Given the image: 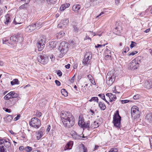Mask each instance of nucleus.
<instances>
[{
  "mask_svg": "<svg viewBox=\"0 0 152 152\" xmlns=\"http://www.w3.org/2000/svg\"><path fill=\"white\" fill-rule=\"evenodd\" d=\"M61 117L65 127L70 128L74 125L75 123V119L70 112H62L61 114Z\"/></svg>",
  "mask_w": 152,
  "mask_h": 152,
  "instance_id": "nucleus-1",
  "label": "nucleus"
},
{
  "mask_svg": "<svg viewBox=\"0 0 152 152\" xmlns=\"http://www.w3.org/2000/svg\"><path fill=\"white\" fill-rule=\"evenodd\" d=\"M142 61V58L140 56H138L135 58L129 64V69L133 70L137 69Z\"/></svg>",
  "mask_w": 152,
  "mask_h": 152,
  "instance_id": "nucleus-2",
  "label": "nucleus"
},
{
  "mask_svg": "<svg viewBox=\"0 0 152 152\" xmlns=\"http://www.w3.org/2000/svg\"><path fill=\"white\" fill-rule=\"evenodd\" d=\"M121 117L119 114V111L117 110L113 115V122L114 126L118 128H120L121 127Z\"/></svg>",
  "mask_w": 152,
  "mask_h": 152,
  "instance_id": "nucleus-3",
  "label": "nucleus"
},
{
  "mask_svg": "<svg viewBox=\"0 0 152 152\" xmlns=\"http://www.w3.org/2000/svg\"><path fill=\"white\" fill-rule=\"evenodd\" d=\"M58 49L60 53V56L61 58L66 53L68 50L67 44L65 42H62L61 43Z\"/></svg>",
  "mask_w": 152,
  "mask_h": 152,
  "instance_id": "nucleus-4",
  "label": "nucleus"
},
{
  "mask_svg": "<svg viewBox=\"0 0 152 152\" xmlns=\"http://www.w3.org/2000/svg\"><path fill=\"white\" fill-rule=\"evenodd\" d=\"M4 144V146L7 148L9 152H12L13 151L12 149L10 140L7 138L4 139L0 137V144Z\"/></svg>",
  "mask_w": 152,
  "mask_h": 152,
  "instance_id": "nucleus-5",
  "label": "nucleus"
},
{
  "mask_svg": "<svg viewBox=\"0 0 152 152\" xmlns=\"http://www.w3.org/2000/svg\"><path fill=\"white\" fill-rule=\"evenodd\" d=\"M106 83L108 86H110L115 80V76L113 73L108 72L106 77Z\"/></svg>",
  "mask_w": 152,
  "mask_h": 152,
  "instance_id": "nucleus-6",
  "label": "nucleus"
},
{
  "mask_svg": "<svg viewBox=\"0 0 152 152\" xmlns=\"http://www.w3.org/2000/svg\"><path fill=\"white\" fill-rule=\"evenodd\" d=\"M37 60L39 63L44 65L48 62V58L45 54L42 53H39L37 56Z\"/></svg>",
  "mask_w": 152,
  "mask_h": 152,
  "instance_id": "nucleus-7",
  "label": "nucleus"
},
{
  "mask_svg": "<svg viewBox=\"0 0 152 152\" xmlns=\"http://www.w3.org/2000/svg\"><path fill=\"white\" fill-rule=\"evenodd\" d=\"M30 126L36 129H38L41 125L40 120L36 117L32 118L29 122Z\"/></svg>",
  "mask_w": 152,
  "mask_h": 152,
  "instance_id": "nucleus-8",
  "label": "nucleus"
},
{
  "mask_svg": "<svg viewBox=\"0 0 152 152\" xmlns=\"http://www.w3.org/2000/svg\"><path fill=\"white\" fill-rule=\"evenodd\" d=\"M23 40V38L21 35H14L10 38L11 45L16 43L18 42H20L22 41Z\"/></svg>",
  "mask_w": 152,
  "mask_h": 152,
  "instance_id": "nucleus-9",
  "label": "nucleus"
},
{
  "mask_svg": "<svg viewBox=\"0 0 152 152\" xmlns=\"http://www.w3.org/2000/svg\"><path fill=\"white\" fill-rule=\"evenodd\" d=\"M131 114L132 117L136 118L139 115V112L138 107L136 106L132 107L131 109Z\"/></svg>",
  "mask_w": 152,
  "mask_h": 152,
  "instance_id": "nucleus-10",
  "label": "nucleus"
},
{
  "mask_svg": "<svg viewBox=\"0 0 152 152\" xmlns=\"http://www.w3.org/2000/svg\"><path fill=\"white\" fill-rule=\"evenodd\" d=\"M144 86L147 89H150L152 88V80L149 79L145 81L144 83Z\"/></svg>",
  "mask_w": 152,
  "mask_h": 152,
  "instance_id": "nucleus-11",
  "label": "nucleus"
},
{
  "mask_svg": "<svg viewBox=\"0 0 152 152\" xmlns=\"http://www.w3.org/2000/svg\"><path fill=\"white\" fill-rule=\"evenodd\" d=\"M72 136L73 139L75 140H79L81 139L82 137H84L83 136L78 134L75 131H73L72 132Z\"/></svg>",
  "mask_w": 152,
  "mask_h": 152,
  "instance_id": "nucleus-12",
  "label": "nucleus"
},
{
  "mask_svg": "<svg viewBox=\"0 0 152 152\" xmlns=\"http://www.w3.org/2000/svg\"><path fill=\"white\" fill-rule=\"evenodd\" d=\"M36 29L35 26L34 24H32L26 28L25 31L28 32H31L35 30Z\"/></svg>",
  "mask_w": 152,
  "mask_h": 152,
  "instance_id": "nucleus-13",
  "label": "nucleus"
},
{
  "mask_svg": "<svg viewBox=\"0 0 152 152\" xmlns=\"http://www.w3.org/2000/svg\"><path fill=\"white\" fill-rule=\"evenodd\" d=\"M44 132V131L42 128L36 132V138L37 140H39L43 136Z\"/></svg>",
  "mask_w": 152,
  "mask_h": 152,
  "instance_id": "nucleus-14",
  "label": "nucleus"
},
{
  "mask_svg": "<svg viewBox=\"0 0 152 152\" xmlns=\"http://www.w3.org/2000/svg\"><path fill=\"white\" fill-rule=\"evenodd\" d=\"M104 55V58L105 60H108L110 59L111 57V51L110 50L107 49L105 52Z\"/></svg>",
  "mask_w": 152,
  "mask_h": 152,
  "instance_id": "nucleus-15",
  "label": "nucleus"
},
{
  "mask_svg": "<svg viewBox=\"0 0 152 152\" xmlns=\"http://www.w3.org/2000/svg\"><path fill=\"white\" fill-rule=\"evenodd\" d=\"M5 18L4 20L5 24H8L11 22V19L10 17V15L9 14H7L5 16Z\"/></svg>",
  "mask_w": 152,
  "mask_h": 152,
  "instance_id": "nucleus-16",
  "label": "nucleus"
},
{
  "mask_svg": "<svg viewBox=\"0 0 152 152\" xmlns=\"http://www.w3.org/2000/svg\"><path fill=\"white\" fill-rule=\"evenodd\" d=\"M99 124L97 121H95L92 123L90 126V129H92L97 128L99 126Z\"/></svg>",
  "mask_w": 152,
  "mask_h": 152,
  "instance_id": "nucleus-17",
  "label": "nucleus"
},
{
  "mask_svg": "<svg viewBox=\"0 0 152 152\" xmlns=\"http://www.w3.org/2000/svg\"><path fill=\"white\" fill-rule=\"evenodd\" d=\"M73 141H70L65 146L64 150H66L68 149H71L73 145Z\"/></svg>",
  "mask_w": 152,
  "mask_h": 152,
  "instance_id": "nucleus-18",
  "label": "nucleus"
},
{
  "mask_svg": "<svg viewBox=\"0 0 152 152\" xmlns=\"http://www.w3.org/2000/svg\"><path fill=\"white\" fill-rule=\"evenodd\" d=\"M92 57V54L91 52H86L84 58L87 59L88 60L91 61Z\"/></svg>",
  "mask_w": 152,
  "mask_h": 152,
  "instance_id": "nucleus-19",
  "label": "nucleus"
},
{
  "mask_svg": "<svg viewBox=\"0 0 152 152\" xmlns=\"http://www.w3.org/2000/svg\"><path fill=\"white\" fill-rule=\"evenodd\" d=\"M13 23L15 25H16L17 24H21L22 23V21H21V19L20 18L15 17L14 19Z\"/></svg>",
  "mask_w": 152,
  "mask_h": 152,
  "instance_id": "nucleus-20",
  "label": "nucleus"
},
{
  "mask_svg": "<svg viewBox=\"0 0 152 152\" xmlns=\"http://www.w3.org/2000/svg\"><path fill=\"white\" fill-rule=\"evenodd\" d=\"M65 33L63 31H61L56 34L57 38L59 39L62 37L65 34Z\"/></svg>",
  "mask_w": 152,
  "mask_h": 152,
  "instance_id": "nucleus-21",
  "label": "nucleus"
},
{
  "mask_svg": "<svg viewBox=\"0 0 152 152\" xmlns=\"http://www.w3.org/2000/svg\"><path fill=\"white\" fill-rule=\"evenodd\" d=\"M37 46L38 48V50L39 51H41L44 48L45 45L41 44V43L37 42Z\"/></svg>",
  "mask_w": 152,
  "mask_h": 152,
  "instance_id": "nucleus-22",
  "label": "nucleus"
},
{
  "mask_svg": "<svg viewBox=\"0 0 152 152\" xmlns=\"http://www.w3.org/2000/svg\"><path fill=\"white\" fill-rule=\"evenodd\" d=\"M69 4H62L60 7V10L61 11H64L66 8L70 6Z\"/></svg>",
  "mask_w": 152,
  "mask_h": 152,
  "instance_id": "nucleus-23",
  "label": "nucleus"
},
{
  "mask_svg": "<svg viewBox=\"0 0 152 152\" xmlns=\"http://www.w3.org/2000/svg\"><path fill=\"white\" fill-rule=\"evenodd\" d=\"M99 106L100 109L102 110H104L106 108L105 104L101 102H99Z\"/></svg>",
  "mask_w": 152,
  "mask_h": 152,
  "instance_id": "nucleus-24",
  "label": "nucleus"
},
{
  "mask_svg": "<svg viewBox=\"0 0 152 152\" xmlns=\"http://www.w3.org/2000/svg\"><path fill=\"white\" fill-rule=\"evenodd\" d=\"M61 22L63 24V26L65 27L69 23V20L68 19H65L61 20Z\"/></svg>",
  "mask_w": 152,
  "mask_h": 152,
  "instance_id": "nucleus-25",
  "label": "nucleus"
},
{
  "mask_svg": "<svg viewBox=\"0 0 152 152\" xmlns=\"http://www.w3.org/2000/svg\"><path fill=\"white\" fill-rule=\"evenodd\" d=\"M90 61L89 60L84 58L82 61L83 65L84 66H88V64H90Z\"/></svg>",
  "mask_w": 152,
  "mask_h": 152,
  "instance_id": "nucleus-26",
  "label": "nucleus"
},
{
  "mask_svg": "<svg viewBox=\"0 0 152 152\" xmlns=\"http://www.w3.org/2000/svg\"><path fill=\"white\" fill-rule=\"evenodd\" d=\"M38 42L41 43V44L45 45V37H42L39 39Z\"/></svg>",
  "mask_w": 152,
  "mask_h": 152,
  "instance_id": "nucleus-27",
  "label": "nucleus"
},
{
  "mask_svg": "<svg viewBox=\"0 0 152 152\" xmlns=\"http://www.w3.org/2000/svg\"><path fill=\"white\" fill-rule=\"evenodd\" d=\"M80 8V4H75L73 6L72 9L74 11H77Z\"/></svg>",
  "mask_w": 152,
  "mask_h": 152,
  "instance_id": "nucleus-28",
  "label": "nucleus"
},
{
  "mask_svg": "<svg viewBox=\"0 0 152 152\" xmlns=\"http://www.w3.org/2000/svg\"><path fill=\"white\" fill-rule=\"evenodd\" d=\"M17 101H18V99H17L12 98L8 101V102H10L11 103L10 104L11 105H13Z\"/></svg>",
  "mask_w": 152,
  "mask_h": 152,
  "instance_id": "nucleus-29",
  "label": "nucleus"
},
{
  "mask_svg": "<svg viewBox=\"0 0 152 152\" xmlns=\"http://www.w3.org/2000/svg\"><path fill=\"white\" fill-rule=\"evenodd\" d=\"M90 121H88L86 122V123L85 122V123L83 124V126H82V127L88 128V129L89 130L90 129Z\"/></svg>",
  "mask_w": 152,
  "mask_h": 152,
  "instance_id": "nucleus-30",
  "label": "nucleus"
},
{
  "mask_svg": "<svg viewBox=\"0 0 152 152\" xmlns=\"http://www.w3.org/2000/svg\"><path fill=\"white\" fill-rule=\"evenodd\" d=\"M99 97H100L102 99L105 101L107 103L109 104V102H108L106 99L105 96L104 94H99L98 95Z\"/></svg>",
  "mask_w": 152,
  "mask_h": 152,
  "instance_id": "nucleus-31",
  "label": "nucleus"
},
{
  "mask_svg": "<svg viewBox=\"0 0 152 152\" xmlns=\"http://www.w3.org/2000/svg\"><path fill=\"white\" fill-rule=\"evenodd\" d=\"M35 26L36 29H38L41 28L42 25L41 22H37L36 23L34 24Z\"/></svg>",
  "mask_w": 152,
  "mask_h": 152,
  "instance_id": "nucleus-32",
  "label": "nucleus"
},
{
  "mask_svg": "<svg viewBox=\"0 0 152 152\" xmlns=\"http://www.w3.org/2000/svg\"><path fill=\"white\" fill-rule=\"evenodd\" d=\"M109 99L110 101V102H112L113 101H115L116 99V97L115 95L113 94H112L111 93Z\"/></svg>",
  "mask_w": 152,
  "mask_h": 152,
  "instance_id": "nucleus-33",
  "label": "nucleus"
},
{
  "mask_svg": "<svg viewBox=\"0 0 152 152\" xmlns=\"http://www.w3.org/2000/svg\"><path fill=\"white\" fill-rule=\"evenodd\" d=\"M11 92L6 95L4 97V98L6 100H9L10 99L12 98L11 94Z\"/></svg>",
  "mask_w": 152,
  "mask_h": 152,
  "instance_id": "nucleus-34",
  "label": "nucleus"
},
{
  "mask_svg": "<svg viewBox=\"0 0 152 152\" xmlns=\"http://www.w3.org/2000/svg\"><path fill=\"white\" fill-rule=\"evenodd\" d=\"M10 83L12 85L18 84H19L18 80L17 79H15L12 81H11Z\"/></svg>",
  "mask_w": 152,
  "mask_h": 152,
  "instance_id": "nucleus-35",
  "label": "nucleus"
},
{
  "mask_svg": "<svg viewBox=\"0 0 152 152\" xmlns=\"http://www.w3.org/2000/svg\"><path fill=\"white\" fill-rule=\"evenodd\" d=\"M61 92L62 95L64 96H68V93L67 91L64 89H62L61 90Z\"/></svg>",
  "mask_w": 152,
  "mask_h": 152,
  "instance_id": "nucleus-36",
  "label": "nucleus"
},
{
  "mask_svg": "<svg viewBox=\"0 0 152 152\" xmlns=\"http://www.w3.org/2000/svg\"><path fill=\"white\" fill-rule=\"evenodd\" d=\"M85 123V122H84V119L83 118H81L80 120H79L78 122V125L82 127L83 126V124Z\"/></svg>",
  "mask_w": 152,
  "mask_h": 152,
  "instance_id": "nucleus-37",
  "label": "nucleus"
},
{
  "mask_svg": "<svg viewBox=\"0 0 152 152\" xmlns=\"http://www.w3.org/2000/svg\"><path fill=\"white\" fill-rule=\"evenodd\" d=\"M145 119L150 121L152 120V116L150 114H148L145 116Z\"/></svg>",
  "mask_w": 152,
  "mask_h": 152,
  "instance_id": "nucleus-38",
  "label": "nucleus"
},
{
  "mask_svg": "<svg viewBox=\"0 0 152 152\" xmlns=\"http://www.w3.org/2000/svg\"><path fill=\"white\" fill-rule=\"evenodd\" d=\"M6 120L8 122H10L13 119V117L11 115H8L6 117Z\"/></svg>",
  "mask_w": 152,
  "mask_h": 152,
  "instance_id": "nucleus-39",
  "label": "nucleus"
},
{
  "mask_svg": "<svg viewBox=\"0 0 152 152\" xmlns=\"http://www.w3.org/2000/svg\"><path fill=\"white\" fill-rule=\"evenodd\" d=\"M50 47L52 48H55L56 46V42L52 41L50 44Z\"/></svg>",
  "mask_w": 152,
  "mask_h": 152,
  "instance_id": "nucleus-40",
  "label": "nucleus"
},
{
  "mask_svg": "<svg viewBox=\"0 0 152 152\" xmlns=\"http://www.w3.org/2000/svg\"><path fill=\"white\" fill-rule=\"evenodd\" d=\"M12 98L16 99L18 96V95L14 91H11Z\"/></svg>",
  "mask_w": 152,
  "mask_h": 152,
  "instance_id": "nucleus-41",
  "label": "nucleus"
},
{
  "mask_svg": "<svg viewBox=\"0 0 152 152\" xmlns=\"http://www.w3.org/2000/svg\"><path fill=\"white\" fill-rule=\"evenodd\" d=\"M28 4L27 3H26V2L24 4L21 5L19 7V9L20 10H21L26 8L27 7Z\"/></svg>",
  "mask_w": 152,
  "mask_h": 152,
  "instance_id": "nucleus-42",
  "label": "nucleus"
},
{
  "mask_svg": "<svg viewBox=\"0 0 152 152\" xmlns=\"http://www.w3.org/2000/svg\"><path fill=\"white\" fill-rule=\"evenodd\" d=\"M32 149L31 147L27 146L25 148V150L26 152H29L31 151Z\"/></svg>",
  "mask_w": 152,
  "mask_h": 152,
  "instance_id": "nucleus-43",
  "label": "nucleus"
},
{
  "mask_svg": "<svg viewBox=\"0 0 152 152\" xmlns=\"http://www.w3.org/2000/svg\"><path fill=\"white\" fill-rule=\"evenodd\" d=\"M3 44H7L9 43L11 44V42H9L8 39L6 38H4L2 39Z\"/></svg>",
  "mask_w": 152,
  "mask_h": 152,
  "instance_id": "nucleus-44",
  "label": "nucleus"
},
{
  "mask_svg": "<svg viewBox=\"0 0 152 152\" xmlns=\"http://www.w3.org/2000/svg\"><path fill=\"white\" fill-rule=\"evenodd\" d=\"M80 152H87V148L83 144H82V148Z\"/></svg>",
  "mask_w": 152,
  "mask_h": 152,
  "instance_id": "nucleus-45",
  "label": "nucleus"
},
{
  "mask_svg": "<svg viewBox=\"0 0 152 152\" xmlns=\"http://www.w3.org/2000/svg\"><path fill=\"white\" fill-rule=\"evenodd\" d=\"M98 98L97 97H93L91 98V99L89 100V101L91 102L93 101H96L97 102H98Z\"/></svg>",
  "mask_w": 152,
  "mask_h": 152,
  "instance_id": "nucleus-46",
  "label": "nucleus"
},
{
  "mask_svg": "<svg viewBox=\"0 0 152 152\" xmlns=\"http://www.w3.org/2000/svg\"><path fill=\"white\" fill-rule=\"evenodd\" d=\"M0 152H7L6 149L3 145L0 146Z\"/></svg>",
  "mask_w": 152,
  "mask_h": 152,
  "instance_id": "nucleus-47",
  "label": "nucleus"
},
{
  "mask_svg": "<svg viewBox=\"0 0 152 152\" xmlns=\"http://www.w3.org/2000/svg\"><path fill=\"white\" fill-rule=\"evenodd\" d=\"M73 31L75 33H77L79 31V29L76 26H73Z\"/></svg>",
  "mask_w": 152,
  "mask_h": 152,
  "instance_id": "nucleus-48",
  "label": "nucleus"
},
{
  "mask_svg": "<svg viewBox=\"0 0 152 152\" xmlns=\"http://www.w3.org/2000/svg\"><path fill=\"white\" fill-rule=\"evenodd\" d=\"M56 1V0H47V2L48 4H54Z\"/></svg>",
  "mask_w": 152,
  "mask_h": 152,
  "instance_id": "nucleus-49",
  "label": "nucleus"
},
{
  "mask_svg": "<svg viewBox=\"0 0 152 152\" xmlns=\"http://www.w3.org/2000/svg\"><path fill=\"white\" fill-rule=\"evenodd\" d=\"M138 52L137 51H135L131 53H129V56H130L131 55L134 56L135 54L137 53Z\"/></svg>",
  "mask_w": 152,
  "mask_h": 152,
  "instance_id": "nucleus-50",
  "label": "nucleus"
},
{
  "mask_svg": "<svg viewBox=\"0 0 152 152\" xmlns=\"http://www.w3.org/2000/svg\"><path fill=\"white\" fill-rule=\"evenodd\" d=\"M136 44V43L135 42L133 41L131 42V43L130 45V48H133L134 46H135V44Z\"/></svg>",
  "mask_w": 152,
  "mask_h": 152,
  "instance_id": "nucleus-51",
  "label": "nucleus"
},
{
  "mask_svg": "<svg viewBox=\"0 0 152 152\" xmlns=\"http://www.w3.org/2000/svg\"><path fill=\"white\" fill-rule=\"evenodd\" d=\"M107 43H106V45H107ZM105 44L104 45H99L97 44L96 45H95V47L96 48H101L102 46H104L105 45Z\"/></svg>",
  "mask_w": 152,
  "mask_h": 152,
  "instance_id": "nucleus-52",
  "label": "nucleus"
},
{
  "mask_svg": "<svg viewBox=\"0 0 152 152\" xmlns=\"http://www.w3.org/2000/svg\"><path fill=\"white\" fill-rule=\"evenodd\" d=\"M130 102V100H121V102L122 104Z\"/></svg>",
  "mask_w": 152,
  "mask_h": 152,
  "instance_id": "nucleus-53",
  "label": "nucleus"
},
{
  "mask_svg": "<svg viewBox=\"0 0 152 152\" xmlns=\"http://www.w3.org/2000/svg\"><path fill=\"white\" fill-rule=\"evenodd\" d=\"M57 27L58 28H60L64 27V26H63V24H62L61 22L58 25Z\"/></svg>",
  "mask_w": 152,
  "mask_h": 152,
  "instance_id": "nucleus-54",
  "label": "nucleus"
},
{
  "mask_svg": "<svg viewBox=\"0 0 152 152\" xmlns=\"http://www.w3.org/2000/svg\"><path fill=\"white\" fill-rule=\"evenodd\" d=\"M57 74L59 77H61L62 75V73L60 70H58L57 71Z\"/></svg>",
  "mask_w": 152,
  "mask_h": 152,
  "instance_id": "nucleus-55",
  "label": "nucleus"
},
{
  "mask_svg": "<svg viewBox=\"0 0 152 152\" xmlns=\"http://www.w3.org/2000/svg\"><path fill=\"white\" fill-rule=\"evenodd\" d=\"M140 97V95L139 94H137L134 95L133 97V98L134 99H138Z\"/></svg>",
  "mask_w": 152,
  "mask_h": 152,
  "instance_id": "nucleus-56",
  "label": "nucleus"
},
{
  "mask_svg": "<svg viewBox=\"0 0 152 152\" xmlns=\"http://www.w3.org/2000/svg\"><path fill=\"white\" fill-rule=\"evenodd\" d=\"M20 117V114L17 115V116L14 118V121H16L18 120L19 119Z\"/></svg>",
  "mask_w": 152,
  "mask_h": 152,
  "instance_id": "nucleus-57",
  "label": "nucleus"
},
{
  "mask_svg": "<svg viewBox=\"0 0 152 152\" xmlns=\"http://www.w3.org/2000/svg\"><path fill=\"white\" fill-rule=\"evenodd\" d=\"M91 82V83L93 85H96V83L94 81V79L93 78L92 79H91V80H89Z\"/></svg>",
  "mask_w": 152,
  "mask_h": 152,
  "instance_id": "nucleus-58",
  "label": "nucleus"
},
{
  "mask_svg": "<svg viewBox=\"0 0 152 152\" xmlns=\"http://www.w3.org/2000/svg\"><path fill=\"white\" fill-rule=\"evenodd\" d=\"M55 83H56V84L58 86H59L60 85L61 83L60 82L57 80H55Z\"/></svg>",
  "mask_w": 152,
  "mask_h": 152,
  "instance_id": "nucleus-59",
  "label": "nucleus"
},
{
  "mask_svg": "<svg viewBox=\"0 0 152 152\" xmlns=\"http://www.w3.org/2000/svg\"><path fill=\"white\" fill-rule=\"evenodd\" d=\"M111 151H112V152H117L118 151V150L117 148H112L110 150Z\"/></svg>",
  "mask_w": 152,
  "mask_h": 152,
  "instance_id": "nucleus-60",
  "label": "nucleus"
},
{
  "mask_svg": "<svg viewBox=\"0 0 152 152\" xmlns=\"http://www.w3.org/2000/svg\"><path fill=\"white\" fill-rule=\"evenodd\" d=\"M19 149L20 151H22L24 149L25 150V148H24L23 146H21L19 147Z\"/></svg>",
  "mask_w": 152,
  "mask_h": 152,
  "instance_id": "nucleus-61",
  "label": "nucleus"
},
{
  "mask_svg": "<svg viewBox=\"0 0 152 152\" xmlns=\"http://www.w3.org/2000/svg\"><path fill=\"white\" fill-rule=\"evenodd\" d=\"M42 113L40 112H37V116L38 117H41L42 115Z\"/></svg>",
  "mask_w": 152,
  "mask_h": 152,
  "instance_id": "nucleus-62",
  "label": "nucleus"
},
{
  "mask_svg": "<svg viewBox=\"0 0 152 152\" xmlns=\"http://www.w3.org/2000/svg\"><path fill=\"white\" fill-rule=\"evenodd\" d=\"M4 110L6 112H7L10 113L11 112V111H10V109H8V108H4Z\"/></svg>",
  "mask_w": 152,
  "mask_h": 152,
  "instance_id": "nucleus-63",
  "label": "nucleus"
},
{
  "mask_svg": "<svg viewBox=\"0 0 152 152\" xmlns=\"http://www.w3.org/2000/svg\"><path fill=\"white\" fill-rule=\"evenodd\" d=\"M87 77L89 79V80H91V79H92V78H93L92 76L90 74L88 75H87Z\"/></svg>",
  "mask_w": 152,
  "mask_h": 152,
  "instance_id": "nucleus-64",
  "label": "nucleus"
}]
</instances>
